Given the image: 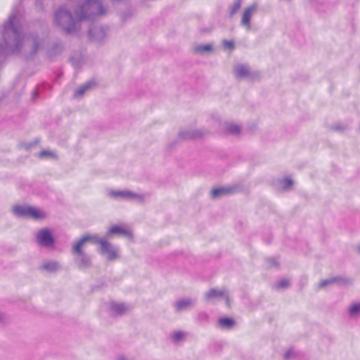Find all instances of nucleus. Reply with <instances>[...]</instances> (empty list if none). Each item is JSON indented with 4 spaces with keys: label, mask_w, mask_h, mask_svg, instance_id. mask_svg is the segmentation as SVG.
Segmentation results:
<instances>
[{
    "label": "nucleus",
    "mask_w": 360,
    "mask_h": 360,
    "mask_svg": "<svg viewBox=\"0 0 360 360\" xmlns=\"http://www.w3.org/2000/svg\"><path fill=\"white\" fill-rule=\"evenodd\" d=\"M15 20V16L11 14L3 26L1 34L5 44V48L11 51H16L19 50L22 45L26 44L32 46L33 52L35 53L37 51V44L35 39H25L20 27L17 24Z\"/></svg>",
    "instance_id": "nucleus-1"
},
{
    "label": "nucleus",
    "mask_w": 360,
    "mask_h": 360,
    "mask_svg": "<svg viewBox=\"0 0 360 360\" xmlns=\"http://www.w3.org/2000/svg\"><path fill=\"white\" fill-rule=\"evenodd\" d=\"M75 12L76 18L82 21L103 15L105 10L99 0H81Z\"/></svg>",
    "instance_id": "nucleus-2"
},
{
    "label": "nucleus",
    "mask_w": 360,
    "mask_h": 360,
    "mask_svg": "<svg viewBox=\"0 0 360 360\" xmlns=\"http://www.w3.org/2000/svg\"><path fill=\"white\" fill-rule=\"evenodd\" d=\"M77 18L75 20L72 18L69 11L64 8L58 9L54 15V22L63 31L66 33H72L77 29Z\"/></svg>",
    "instance_id": "nucleus-3"
},
{
    "label": "nucleus",
    "mask_w": 360,
    "mask_h": 360,
    "mask_svg": "<svg viewBox=\"0 0 360 360\" xmlns=\"http://www.w3.org/2000/svg\"><path fill=\"white\" fill-rule=\"evenodd\" d=\"M12 212L17 217H31L34 219H40L44 217V214L38 209L31 206L14 205L12 207Z\"/></svg>",
    "instance_id": "nucleus-4"
},
{
    "label": "nucleus",
    "mask_w": 360,
    "mask_h": 360,
    "mask_svg": "<svg viewBox=\"0 0 360 360\" xmlns=\"http://www.w3.org/2000/svg\"><path fill=\"white\" fill-rule=\"evenodd\" d=\"M233 73L238 78L255 80L258 79L261 74L258 70L252 69L248 65L238 63L233 67Z\"/></svg>",
    "instance_id": "nucleus-5"
},
{
    "label": "nucleus",
    "mask_w": 360,
    "mask_h": 360,
    "mask_svg": "<svg viewBox=\"0 0 360 360\" xmlns=\"http://www.w3.org/2000/svg\"><path fill=\"white\" fill-rule=\"evenodd\" d=\"M108 195L114 199H136L138 201L143 202L145 197L143 194H139L129 190L116 191L109 190Z\"/></svg>",
    "instance_id": "nucleus-6"
},
{
    "label": "nucleus",
    "mask_w": 360,
    "mask_h": 360,
    "mask_svg": "<svg viewBox=\"0 0 360 360\" xmlns=\"http://www.w3.org/2000/svg\"><path fill=\"white\" fill-rule=\"evenodd\" d=\"M257 8L258 4L257 3H252L245 8L243 11L240 25L248 31H250L252 29L250 20L252 16L257 13Z\"/></svg>",
    "instance_id": "nucleus-7"
},
{
    "label": "nucleus",
    "mask_w": 360,
    "mask_h": 360,
    "mask_svg": "<svg viewBox=\"0 0 360 360\" xmlns=\"http://www.w3.org/2000/svg\"><path fill=\"white\" fill-rule=\"evenodd\" d=\"M99 252L101 255L106 256L108 261H114L119 257L118 248H115L107 240L102 241V244L99 248Z\"/></svg>",
    "instance_id": "nucleus-8"
},
{
    "label": "nucleus",
    "mask_w": 360,
    "mask_h": 360,
    "mask_svg": "<svg viewBox=\"0 0 360 360\" xmlns=\"http://www.w3.org/2000/svg\"><path fill=\"white\" fill-rule=\"evenodd\" d=\"M210 131L203 129L183 130L179 133V139L181 140H191L203 138Z\"/></svg>",
    "instance_id": "nucleus-9"
},
{
    "label": "nucleus",
    "mask_w": 360,
    "mask_h": 360,
    "mask_svg": "<svg viewBox=\"0 0 360 360\" xmlns=\"http://www.w3.org/2000/svg\"><path fill=\"white\" fill-rule=\"evenodd\" d=\"M37 243L43 247H50L55 243V239L48 229L39 230L37 236Z\"/></svg>",
    "instance_id": "nucleus-10"
},
{
    "label": "nucleus",
    "mask_w": 360,
    "mask_h": 360,
    "mask_svg": "<svg viewBox=\"0 0 360 360\" xmlns=\"http://www.w3.org/2000/svg\"><path fill=\"white\" fill-rule=\"evenodd\" d=\"M114 235L122 236L128 239H131L133 238V233L130 231L118 225L111 226L107 231L105 238H110Z\"/></svg>",
    "instance_id": "nucleus-11"
},
{
    "label": "nucleus",
    "mask_w": 360,
    "mask_h": 360,
    "mask_svg": "<svg viewBox=\"0 0 360 360\" xmlns=\"http://www.w3.org/2000/svg\"><path fill=\"white\" fill-rule=\"evenodd\" d=\"M195 304V300L191 298L181 299L174 304L176 312L191 309Z\"/></svg>",
    "instance_id": "nucleus-12"
},
{
    "label": "nucleus",
    "mask_w": 360,
    "mask_h": 360,
    "mask_svg": "<svg viewBox=\"0 0 360 360\" xmlns=\"http://www.w3.org/2000/svg\"><path fill=\"white\" fill-rule=\"evenodd\" d=\"M214 46L213 43H208L205 44H199L194 45L192 47L193 53L200 56L211 54L214 52Z\"/></svg>",
    "instance_id": "nucleus-13"
},
{
    "label": "nucleus",
    "mask_w": 360,
    "mask_h": 360,
    "mask_svg": "<svg viewBox=\"0 0 360 360\" xmlns=\"http://www.w3.org/2000/svg\"><path fill=\"white\" fill-rule=\"evenodd\" d=\"M106 37V31L101 26H96L89 30V38L92 41L101 42Z\"/></svg>",
    "instance_id": "nucleus-14"
},
{
    "label": "nucleus",
    "mask_w": 360,
    "mask_h": 360,
    "mask_svg": "<svg viewBox=\"0 0 360 360\" xmlns=\"http://www.w3.org/2000/svg\"><path fill=\"white\" fill-rule=\"evenodd\" d=\"M78 257L75 259V262L80 269H86L91 266V257L84 253L77 255Z\"/></svg>",
    "instance_id": "nucleus-15"
},
{
    "label": "nucleus",
    "mask_w": 360,
    "mask_h": 360,
    "mask_svg": "<svg viewBox=\"0 0 360 360\" xmlns=\"http://www.w3.org/2000/svg\"><path fill=\"white\" fill-rule=\"evenodd\" d=\"M348 281V279L341 276H335L321 281L319 284V288H323L328 285H333L335 283L346 284L347 283Z\"/></svg>",
    "instance_id": "nucleus-16"
},
{
    "label": "nucleus",
    "mask_w": 360,
    "mask_h": 360,
    "mask_svg": "<svg viewBox=\"0 0 360 360\" xmlns=\"http://www.w3.org/2000/svg\"><path fill=\"white\" fill-rule=\"evenodd\" d=\"M87 242H89V238L83 236L80 238H79L76 243L72 245V253L74 255H79L82 253H84L82 250V246Z\"/></svg>",
    "instance_id": "nucleus-17"
},
{
    "label": "nucleus",
    "mask_w": 360,
    "mask_h": 360,
    "mask_svg": "<svg viewBox=\"0 0 360 360\" xmlns=\"http://www.w3.org/2000/svg\"><path fill=\"white\" fill-rule=\"evenodd\" d=\"M110 309L116 316H122L128 310L127 307L123 303L112 302L110 304Z\"/></svg>",
    "instance_id": "nucleus-18"
},
{
    "label": "nucleus",
    "mask_w": 360,
    "mask_h": 360,
    "mask_svg": "<svg viewBox=\"0 0 360 360\" xmlns=\"http://www.w3.org/2000/svg\"><path fill=\"white\" fill-rule=\"evenodd\" d=\"M40 269L49 273H55L60 269V264L56 261H48L44 262Z\"/></svg>",
    "instance_id": "nucleus-19"
},
{
    "label": "nucleus",
    "mask_w": 360,
    "mask_h": 360,
    "mask_svg": "<svg viewBox=\"0 0 360 360\" xmlns=\"http://www.w3.org/2000/svg\"><path fill=\"white\" fill-rule=\"evenodd\" d=\"M231 187H221L213 189L211 192V197L212 198H219L221 196L231 193L233 191Z\"/></svg>",
    "instance_id": "nucleus-20"
},
{
    "label": "nucleus",
    "mask_w": 360,
    "mask_h": 360,
    "mask_svg": "<svg viewBox=\"0 0 360 360\" xmlns=\"http://www.w3.org/2000/svg\"><path fill=\"white\" fill-rule=\"evenodd\" d=\"M235 325V321L232 318L222 317L218 320L219 327L224 329H231Z\"/></svg>",
    "instance_id": "nucleus-21"
},
{
    "label": "nucleus",
    "mask_w": 360,
    "mask_h": 360,
    "mask_svg": "<svg viewBox=\"0 0 360 360\" xmlns=\"http://www.w3.org/2000/svg\"><path fill=\"white\" fill-rule=\"evenodd\" d=\"M100 82L96 78H91L86 81L79 90H89L91 89L101 88Z\"/></svg>",
    "instance_id": "nucleus-22"
},
{
    "label": "nucleus",
    "mask_w": 360,
    "mask_h": 360,
    "mask_svg": "<svg viewBox=\"0 0 360 360\" xmlns=\"http://www.w3.org/2000/svg\"><path fill=\"white\" fill-rule=\"evenodd\" d=\"M240 127L232 124V123H225V131L226 133L231 135H238L240 133Z\"/></svg>",
    "instance_id": "nucleus-23"
},
{
    "label": "nucleus",
    "mask_w": 360,
    "mask_h": 360,
    "mask_svg": "<svg viewBox=\"0 0 360 360\" xmlns=\"http://www.w3.org/2000/svg\"><path fill=\"white\" fill-rule=\"evenodd\" d=\"M225 296V292L221 290H217L214 288L210 289L205 294V299L210 300Z\"/></svg>",
    "instance_id": "nucleus-24"
},
{
    "label": "nucleus",
    "mask_w": 360,
    "mask_h": 360,
    "mask_svg": "<svg viewBox=\"0 0 360 360\" xmlns=\"http://www.w3.org/2000/svg\"><path fill=\"white\" fill-rule=\"evenodd\" d=\"M348 313L351 317H355L360 314V303L351 305L348 309Z\"/></svg>",
    "instance_id": "nucleus-25"
},
{
    "label": "nucleus",
    "mask_w": 360,
    "mask_h": 360,
    "mask_svg": "<svg viewBox=\"0 0 360 360\" xmlns=\"http://www.w3.org/2000/svg\"><path fill=\"white\" fill-rule=\"evenodd\" d=\"M242 0H236L230 7L231 15H235L241 7Z\"/></svg>",
    "instance_id": "nucleus-26"
},
{
    "label": "nucleus",
    "mask_w": 360,
    "mask_h": 360,
    "mask_svg": "<svg viewBox=\"0 0 360 360\" xmlns=\"http://www.w3.org/2000/svg\"><path fill=\"white\" fill-rule=\"evenodd\" d=\"M85 236L89 238V242H93L94 243L99 244L100 246L102 244V241H105L107 240V238H99L97 235H85Z\"/></svg>",
    "instance_id": "nucleus-27"
},
{
    "label": "nucleus",
    "mask_w": 360,
    "mask_h": 360,
    "mask_svg": "<svg viewBox=\"0 0 360 360\" xmlns=\"http://www.w3.org/2000/svg\"><path fill=\"white\" fill-rule=\"evenodd\" d=\"M330 129L335 131L343 132L348 129V126L341 123H336L332 125Z\"/></svg>",
    "instance_id": "nucleus-28"
},
{
    "label": "nucleus",
    "mask_w": 360,
    "mask_h": 360,
    "mask_svg": "<svg viewBox=\"0 0 360 360\" xmlns=\"http://www.w3.org/2000/svg\"><path fill=\"white\" fill-rule=\"evenodd\" d=\"M280 184L283 189L290 188L293 184V181L289 178H285L280 181Z\"/></svg>",
    "instance_id": "nucleus-29"
},
{
    "label": "nucleus",
    "mask_w": 360,
    "mask_h": 360,
    "mask_svg": "<svg viewBox=\"0 0 360 360\" xmlns=\"http://www.w3.org/2000/svg\"><path fill=\"white\" fill-rule=\"evenodd\" d=\"M223 47L225 49L233 51L235 48V42L233 40H226L224 39L222 41Z\"/></svg>",
    "instance_id": "nucleus-30"
},
{
    "label": "nucleus",
    "mask_w": 360,
    "mask_h": 360,
    "mask_svg": "<svg viewBox=\"0 0 360 360\" xmlns=\"http://www.w3.org/2000/svg\"><path fill=\"white\" fill-rule=\"evenodd\" d=\"M211 122L213 124V129L214 131H217L221 127V120L219 117L212 116L211 118Z\"/></svg>",
    "instance_id": "nucleus-31"
},
{
    "label": "nucleus",
    "mask_w": 360,
    "mask_h": 360,
    "mask_svg": "<svg viewBox=\"0 0 360 360\" xmlns=\"http://www.w3.org/2000/svg\"><path fill=\"white\" fill-rule=\"evenodd\" d=\"M184 338V333L181 331H176L173 333L172 338L175 342L182 340Z\"/></svg>",
    "instance_id": "nucleus-32"
},
{
    "label": "nucleus",
    "mask_w": 360,
    "mask_h": 360,
    "mask_svg": "<svg viewBox=\"0 0 360 360\" xmlns=\"http://www.w3.org/2000/svg\"><path fill=\"white\" fill-rule=\"evenodd\" d=\"M197 319L200 322L207 323L209 319V316L206 312L201 311V312L198 313Z\"/></svg>",
    "instance_id": "nucleus-33"
},
{
    "label": "nucleus",
    "mask_w": 360,
    "mask_h": 360,
    "mask_svg": "<svg viewBox=\"0 0 360 360\" xmlns=\"http://www.w3.org/2000/svg\"><path fill=\"white\" fill-rule=\"evenodd\" d=\"M267 265L269 267H276L278 266V262L276 258H268L266 259Z\"/></svg>",
    "instance_id": "nucleus-34"
},
{
    "label": "nucleus",
    "mask_w": 360,
    "mask_h": 360,
    "mask_svg": "<svg viewBox=\"0 0 360 360\" xmlns=\"http://www.w3.org/2000/svg\"><path fill=\"white\" fill-rule=\"evenodd\" d=\"M53 156H54L53 153H52L50 151L45 150L40 151L39 153V157L40 158H51V157H53Z\"/></svg>",
    "instance_id": "nucleus-35"
},
{
    "label": "nucleus",
    "mask_w": 360,
    "mask_h": 360,
    "mask_svg": "<svg viewBox=\"0 0 360 360\" xmlns=\"http://www.w3.org/2000/svg\"><path fill=\"white\" fill-rule=\"evenodd\" d=\"M289 282L286 279H283L277 283L276 288H283L288 285Z\"/></svg>",
    "instance_id": "nucleus-36"
},
{
    "label": "nucleus",
    "mask_w": 360,
    "mask_h": 360,
    "mask_svg": "<svg viewBox=\"0 0 360 360\" xmlns=\"http://www.w3.org/2000/svg\"><path fill=\"white\" fill-rule=\"evenodd\" d=\"M86 91H75V94L72 96L74 99H80L83 98L84 93Z\"/></svg>",
    "instance_id": "nucleus-37"
},
{
    "label": "nucleus",
    "mask_w": 360,
    "mask_h": 360,
    "mask_svg": "<svg viewBox=\"0 0 360 360\" xmlns=\"http://www.w3.org/2000/svg\"><path fill=\"white\" fill-rule=\"evenodd\" d=\"M39 92V91H31V94H31V101L32 102H34L36 98H37V97H38Z\"/></svg>",
    "instance_id": "nucleus-38"
},
{
    "label": "nucleus",
    "mask_w": 360,
    "mask_h": 360,
    "mask_svg": "<svg viewBox=\"0 0 360 360\" xmlns=\"http://www.w3.org/2000/svg\"><path fill=\"white\" fill-rule=\"evenodd\" d=\"M292 354H293V351H292V350H291V349H289V350H288V351L285 353V354H284V358H285V359H288L289 358H290V357L292 356Z\"/></svg>",
    "instance_id": "nucleus-39"
},
{
    "label": "nucleus",
    "mask_w": 360,
    "mask_h": 360,
    "mask_svg": "<svg viewBox=\"0 0 360 360\" xmlns=\"http://www.w3.org/2000/svg\"><path fill=\"white\" fill-rule=\"evenodd\" d=\"M7 320L6 316L4 313L0 312V322L6 323Z\"/></svg>",
    "instance_id": "nucleus-40"
},
{
    "label": "nucleus",
    "mask_w": 360,
    "mask_h": 360,
    "mask_svg": "<svg viewBox=\"0 0 360 360\" xmlns=\"http://www.w3.org/2000/svg\"><path fill=\"white\" fill-rule=\"evenodd\" d=\"M117 360H128V359L124 356H120L117 357Z\"/></svg>",
    "instance_id": "nucleus-41"
},
{
    "label": "nucleus",
    "mask_w": 360,
    "mask_h": 360,
    "mask_svg": "<svg viewBox=\"0 0 360 360\" xmlns=\"http://www.w3.org/2000/svg\"><path fill=\"white\" fill-rule=\"evenodd\" d=\"M225 297H226V304H227L228 306H229V305H230V300H229V297H228V296H225Z\"/></svg>",
    "instance_id": "nucleus-42"
},
{
    "label": "nucleus",
    "mask_w": 360,
    "mask_h": 360,
    "mask_svg": "<svg viewBox=\"0 0 360 360\" xmlns=\"http://www.w3.org/2000/svg\"><path fill=\"white\" fill-rule=\"evenodd\" d=\"M356 250H357L358 252L360 253V244L357 246Z\"/></svg>",
    "instance_id": "nucleus-43"
},
{
    "label": "nucleus",
    "mask_w": 360,
    "mask_h": 360,
    "mask_svg": "<svg viewBox=\"0 0 360 360\" xmlns=\"http://www.w3.org/2000/svg\"><path fill=\"white\" fill-rule=\"evenodd\" d=\"M38 142H39V141H38V140H36V141H34V143H38Z\"/></svg>",
    "instance_id": "nucleus-44"
}]
</instances>
